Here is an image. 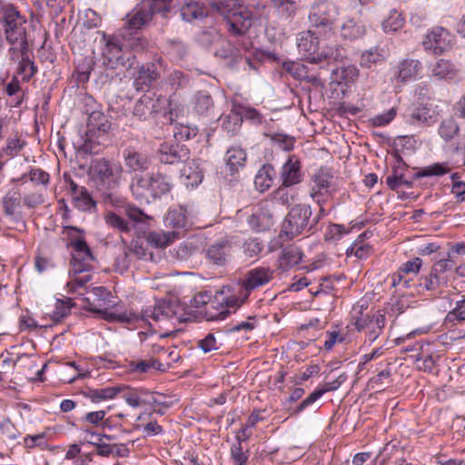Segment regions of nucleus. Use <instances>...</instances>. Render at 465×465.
<instances>
[{
	"mask_svg": "<svg viewBox=\"0 0 465 465\" xmlns=\"http://www.w3.org/2000/svg\"><path fill=\"white\" fill-rule=\"evenodd\" d=\"M151 13L146 11L145 5L135 8L125 17V26L131 31L142 28L149 21H151Z\"/></svg>",
	"mask_w": 465,
	"mask_h": 465,
	"instance_id": "33",
	"label": "nucleus"
},
{
	"mask_svg": "<svg viewBox=\"0 0 465 465\" xmlns=\"http://www.w3.org/2000/svg\"><path fill=\"white\" fill-rule=\"evenodd\" d=\"M181 177L187 188H194L203 182V173L199 164L195 161H192L183 167Z\"/></svg>",
	"mask_w": 465,
	"mask_h": 465,
	"instance_id": "30",
	"label": "nucleus"
},
{
	"mask_svg": "<svg viewBox=\"0 0 465 465\" xmlns=\"http://www.w3.org/2000/svg\"><path fill=\"white\" fill-rule=\"evenodd\" d=\"M422 68L421 63L415 59H403L397 65L395 77L401 82L415 80Z\"/></svg>",
	"mask_w": 465,
	"mask_h": 465,
	"instance_id": "23",
	"label": "nucleus"
},
{
	"mask_svg": "<svg viewBox=\"0 0 465 465\" xmlns=\"http://www.w3.org/2000/svg\"><path fill=\"white\" fill-rule=\"evenodd\" d=\"M159 77L156 64L154 63H147L143 64L137 73L134 80V85L137 90L150 87L153 83Z\"/></svg>",
	"mask_w": 465,
	"mask_h": 465,
	"instance_id": "26",
	"label": "nucleus"
},
{
	"mask_svg": "<svg viewBox=\"0 0 465 465\" xmlns=\"http://www.w3.org/2000/svg\"><path fill=\"white\" fill-rule=\"evenodd\" d=\"M323 391L321 388H317L313 392H312L305 400H303L300 404L296 407H288L287 411L290 416L297 415L303 411L307 407L314 403L318 399H320L323 395Z\"/></svg>",
	"mask_w": 465,
	"mask_h": 465,
	"instance_id": "51",
	"label": "nucleus"
},
{
	"mask_svg": "<svg viewBox=\"0 0 465 465\" xmlns=\"http://www.w3.org/2000/svg\"><path fill=\"white\" fill-rule=\"evenodd\" d=\"M166 51L173 59L183 60L187 54L186 45L180 39H170L166 42Z\"/></svg>",
	"mask_w": 465,
	"mask_h": 465,
	"instance_id": "47",
	"label": "nucleus"
},
{
	"mask_svg": "<svg viewBox=\"0 0 465 465\" xmlns=\"http://www.w3.org/2000/svg\"><path fill=\"white\" fill-rule=\"evenodd\" d=\"M181 17L185 22L204 16V9L198 2L184 4L180 10Z\"/></svg>",
	"mask_w": 465,
	"mask_h": 465,
	"instance_id": "41",
	"label": "nucleus"
},
{
	"mask_svg": "<svg viewBox=\"0 0 465 465\" xmlns=\"http://www.w3.org/2000/svg\"><path fill=\"white\" fill-rule=\"evenodd\" d=\"M445 283L446 279L443 276L433 275V272L431 270L430 274L425 276L420 282L427 291H436L440 286Z\"/></svg>",
	"mask_w": 465,
	"mask_h": 465,
	"instance_id": "58",
	"label": "nucleus"
},
{
	"mask_svg": "<svg viewBox=\"0 0 465 465\" xmlns=\"http://www.w3.org/2000/svg\"><path fill=\"white\" fill-rule=\"evenodd\" d=\"M0 22L4 26L5 40L10 45V60L16 62L29 55L25 17L13 5H6L0 9Z\"/></svg>",
	"mask_w": 465,
	"mask_h": 465,
	"instance_id": "1",
	"label": "nucleus"
},
{
	"mask_svg": "<svg viewBox=\"0 0 465 465\" xmlns=\"http://www.w3.org/2000/svg\"><path fill=\"white\" fill-rule=\"evenodd\" d=\"M276 176V172L272 165H262L254 178V185L258 191L263 193L267 191L272 184Z\"/></svg>",
	"mask_w": 465,
	"mask_h": 465,
	"instance_id": "34",
	"label": "nucleus"
},
{
	"mask_svg": "<svg viewBox=\"0 0 465 465\" xmlns=\"http://www.w3.org/2000/svg\"><path fill=\"white\" fill-rule=\"evenodd\" d=\"M26 176H28L29 180L35 184H42L45 186L49 183L50 180L49 173L40 168L31 169L27 174L25 173L23 175L22 179H25Z\"/></svg>",
	"mask_w": 465,
	"mask_h": 465,
	"instance_id": "57",
	"label": "nucleus"
},
{
	"mask_svg": "<svg viewBox=\"0 0 465 465\" xmlns=\"http://www.w3.org/2000/svg\"><path fill=\"white\" fill-rule=\"evenodd\" d=\"M450 172V167L447 163H436L431 165L420 168L412 176L413 179H419L428 176H441Z\"/></svg>",
	"mask_w": 465,
	"mask_h": 465,
	"instance_id": "36",
	"label": "nucleus"
},
{
	"mask_svg": "<svg viewBox=\"0 0 465 465\" xmlns=\"http://www.w3.org/2000/svg\"><path fill=\"white\" fill-rule=\"evenodd\" d=\"M366 34L365 25L354 17H346L341 26V35L344 39L356 40Z\"/></svg>",
	"mask_w": 465,
	"mask_h": 465,
	"instance_id": "29",
	"label": "nucleus"
},
{
	"mask_svg": "<svg viewBox=\"0 0 465 465\" xmlns=\"http://www.w3.org/2000/svg\"><path fill=\"white\" fill-rule=\"evenodd\" d=\"M404 25V18L401 14L393 9L390 12L388 17L382 22V28L384 32H396L401 29Z\"/></svg>",
	"mask_w": 465,
	"mask_h": 465,
	"instance_id": "49",
	"label": "nucleus"
},
{
	"mask_svg": "<svg viewBox=\"0 0 465 465\" xmlns=\"http://www.w3.org/2000/svg\"><path fill=\"white\" fill-rule=\"evenodd\" d=\"M179 237L180 233L175 231H153L146 235L145 240L150 246L163 249L170 245Z\"/></svg>",
	"mask_w": 465,
	"mask_h": 465,
	"instance_id": "28",
	"label": "nucleus"
},
{
	"mask_svg": "<svg viewBox=\"0 0 465 465\" xmlns=\"http://www.w3.org/2000/svg\"><path fill=\"white\" fill-rule=\"evenodd\" d=\"M74 206L80 211H90L94 208L96 203L87 192L86 188L81 190L79 193L73 198Z\"/></svg>",
	"mask_w": 465,
	"mask_h": 465,
	"instance_id": "54",
	"label": "nucleus"
},
{
	"mask_svg": "<svg viewBox=\"0 0 465 465\" xmlns=\"http://www.w3.org/2000/svg\"><path fill=\"white\" fill-rule=\"evenodd\" d=\"M123 156L126 167L132 172L143 173L150 167L151 160L148 155L134 148H126L123 153Z\"/></svg>",
	"mask_w": 465,
	"mask_h": 465,
	"instance_id": "21",
	"label": "nucleus"
},
{
	"mask_svg": "<svg viewBox=\"0 0 465 465\" xmlns=\"http://www.w3.org/2000/svg\"><path fill=\"white\" fill-rule=\"evenodd\" d=\"M403 451L401 448H399L395 443L389 442L387 443L382 450L379 452L377 459L380 460V463L381 465H384L388 461L391 460V459L400 458L399 456H402Z\"/></svg>",
	"mask_w": 465,
	"mask_h": 465,
	"instance_id": "52",
	"label": "nucleus"
},
{
	"mask_svg": "<svg viewBox=\"0 0 465 465\" xmlns=\"http://www.w3.org/2000/svg\"><path fill=\"white\" fill-rule=\"evenodd\" d=\"M166 104V99L161 95H156L153 93L144 94L135 102L133 115L140 121H147L160 113Z\"/></svg>",
	"mask_w": 465,
	"mask_h": 465,
	"instance_id": "11",
	"label": "nucleus"
},
{
	"mask_svg": "<svg viewBox=\"0 0 465 465\" xmlns=\"http://www.w3.org/2000/svg\"><path fill=\"white\" fill-rule=\"evenodd\" d=\"M18 62L17 73L22 75L23 81H29L37 72V67L29 55L23 57Z\"/></svg>",
	"mask_w": 465,
	"mask_h": 465,
	"instance_id": "53",
	"label": "nucleus"
},
{
	"mask_svg": "<svg viewBox=\"0 0 465 465\" xmlns=\"http://www.w3.org/2000/svg\"><path fill=\"white\" fill-rule=\"evenodd\" d=\"M22 197L16 191H10L3 199L4 212L7 216H14L19 213Z\"/></svg>",
	"mask_w": 465,
	"mask_h": 465,
	"instance_id": "35",
	"label": "nucleus"
},
{
	"mask_svg": "<svg viewBox=\"0 0 465 465\" xmlns=\"http://www.w3.org/2000/svg\"><path fill=\"white\" fill-rule=\"evenodd\" d=\"M280 178L284 187L296 185L302 181V165L295 155L289 156L283 163L280 172Z\"/></svg>",
	"mask_w": 465,
	"mask_h": 465,
	"instance_id": "18",
	"label": "nucleus"
},
{
	"mask_svg": "<svg viewBox=\"0 0 465 465\" xmlns=\"http://www.w3.org/2000/svg\"><path fill=\"white\" fill-rule=\"evenodd\" d=\"M231 249V242L227 238H220L209 246L206 256L213 264L223 266L227 262Z\"/></svg>",
	"mask_w": 465,
	"mask_h": 465,
	"instance_id": "19",
	"label": "nucleus"
},
{
	"mask_svg": "<svg viewBox=\"0 0 465 465\" xmlns=\"http://www.w3.org/2000/svg\"><path fill=\"white\" fill-rule=\"evenodd\" d=\"M213 8L223 17L227 32L243 40L253 24V16L241 0H218Z\"/></svg>",
	"mask_w": 465,
	"mask_h": 465,
	"instance_id": "3",
	"label": "nucleus"
},
{
	"mask_svg": "<svg viewBox=\"0 0 465 465\" xmlns=\"http://www.w3.org/2000/svg\"><path fill=\"white\" fill-rule=\"evenodd\" d=\"M91 170L100 189L113 191L120 184L123 168L119 163L97 159L93 162Z\"/></svg>",
	"mask_w": 465,
	"mask_h": 465,
	"instance_id": "8",
	"label": "nucleus"
},
{
	"mask_svg": "<svg viewBox=\"0 0 465 465\" xmlns=\"http://www.w3.org/2000/svg\"><path fill=\"white\" fill-rule=\"evenodd\" d=\"M157 156L163 164H176L188 161L190 151L184 144L164 142L160 144Z\"/></svg>",
	"mask_w": 465,
	"mask_h": 465,
	"instance_id": "14",
	"label": "nucleus"
},
{
	"mask_svg": "<svg viewBox=\"0 0 465 465\" xmlns=\"http://www.w3.org/2000/svg\"><path fill=\"white\" fill-rule=\"evenodd\" d=\"M434 122L430 110L427 107L414 108L410 116L411 124H431Z\"/></svg>",
	"mask_w": 465,
	"mask_h": 465,
	"instance_id": "48",
	"label": "nucleus"
},
{
	"mask_svg": "<svg viewBox=\"0 0 465 465\" xmlns=\"http://www.w3.org/2000/svg\"><path fill=\"white\" fill-rule=\"evenodd\" d=\"M345 56V51L340 45L322 44L320 45L316 56H312V64L338 62L341 61Z\"/></svg>",
	"mask_w": 465,
	"mask_h": 465,
	"instance_id": "25",
	"label": "nucleus"
},
{
	"mask_svg": "<svg viewBox=\"0 0 465 465\" xmlns=\"http://www.w3.org/2000/svg\"><path fill=\"white\" fill-rule=\"evenodd\" d=\"M242 124V115L234 111L222 117V127L230 134H236Z\"/></svg>",
	"mask_w": 465,
	"mask_h": 465,
	"instance_id": "45",
	"label": "nucleus"
},
{
	"mask_svg": "<svg viewBox=\"0 0 465 465\" xmlns=\"http://www.w3.org/2000/svg\"><path fill=\"white\" fill-rule=\"evenodd\" d=\"M84 102L85 107L84 112L89 115L87 119V133H107L111 126L107 116L99 110H93L92 112H89V109L87 108V106H91L94 104L93 97H85Z\"/></svg>",
	"mask_w": 465,
	"mask_h": 465,
	"instance_id": "16",
	"label": "nucleus"
},
{
	"mask_svg": "<svg viewBox=\"0 0 465 465\" xmlns=\"http://www.w3.org/2000/svg\"><path fill=\"white\" fill-rule=\"evenodd\" d=\"M269 3L280 20H292L300 9L298 0H269Z\"/></svg>",
	"mask_w": 465,
	"mask_h": 465,
	"instance_id": "24",
	"label": "nucleus"
},
{
	"mask_svg": "<svg viewBox=\"0 0 465 465\" xmlns=\"http://www.w3.org/2000/svg\"><path fill=\"white\" fill-rule=\"evenodd\" d=\"M165 81L171 90L176 92L189 86L190 76L180 70H175L168 74Z\"/></svg>",
	"mask_w": 465,
	"mask_h": 465,
	"instance_id": "40",
	"label": "nucleus"
},
{
	"mask_svg": "<svg viewBox=\"0 0 465 465\" xmlns=\"http://www.w3.org/2000/svg\"><path fill=\"white\" fill-rule=\"evenodd\" d=\"M284 68L288 73H290L293 77L299 80H307L308 82H317L318 79L315 76H311L308 74L307 67L299 62H289L284 63Z\"/></svg>",
	"mask_w": 465,
	"mask_h": 465,
	"instance_id": "42",
	"label": "nucleus"
},
{
	"mask_svg": "<svg viewBox=\"0 0 465 465\" xmlns=\"http://www.w3.org/2000/svg\"><path fill=\"white\" fill-rule=\"evenodd\" d=\"M193 312L185 304L174 302V321L183 322L193 317Z\"/></svg>",
	"mask_w": 465,
	"mask_h": 465,
	"instance_id": "60",
	"label": "nucleus"
},
{
	"mask_svg": "<svg viewBox=\"0 0 465 465\" xmlns=\"http://www.w3.org/2000/svg\"><path fill=\"white\" fill-rule=\"evenodd\" d=\"M425 50L435 54H441L451 46V35L443 27H435L430 31L422 41Z\"/></svg>",
	"mask_w": 465,
	"mask_h": 465,
	"instance_id": "15",
	"label": "nucleus"
},
{
	"mask_svg": "<svg viewBox=\"0 0 465 465\" xmlns=\"http://www.w3.org/2000/svg\"><path fill=\"white\" fill-rule=\"evenodd\" d=\"M242 248L247 258H256L262 252L263 243L258 238H251L243 242Z\"/></svg>",
	"mask_w": 465,
	"mask_h": 465,
	"instance_id": "55",
	"label": "nucleus"
},
{
	"mask_svg": "<svg viewBox=\"0 0 465 465\" xmlns=\"http://www.w3.org/2000/svg\"><path fill=\"white\" fill-rule=\"evenodd\" d=\"M121 391L120 387H106L102 389H90L87 397L91 401L98 403L105 400L114 399Z\"/></svg>",
	"mask_w": 465,
	"mask_h": 465,
	"instance_id": "39",
	"label": "nucleus"
},
{
	"mask_svg": "<svg viewBox=\"0 0 465 465\" xmlns=\"http://www.w3.org/2000/svg\"><path fill=\"white\" fill-rule=\"evenodd\" d=\"M274 271L270 267H255L245 272L239 285L243 290V298L248 299L251 292L268 284L273 279Z\"/></svg>",
	"mask_w": 465,
	"mask_h": 465,
	"instance_id": "12",
	"label": "nucleus"
},
{
	"mask_svg": "<svg viewBox=\"0 0 465 465\" xmlns=\"http://www.w3.org/2000/svg\"><path fill=\"white\" fill-rule=\"evenodd\" d=\"M166 396L158 392L150 393V398H144L143 404L152 406H160L164 410L171 408L173 405V401H167Z\"/></svg>",
	"mask_w": 465,
	"mask_h": 465,
	"instance_id": "59",
	"label": "nucleus"
},
{
	"mask_svg": "<svg viewBox=\"0 0 465 465\" xmlns=\"http://www.w3.org/2000/svg\"><path fill=\"white\" fill-rule=\"evenodd\" d=\"M317 34H319L317 30L309 29L300 33L297 38L299 53L311 64H312V56H316L321 44Z\"/></svg>",
	"mask_w": 465,
	"mask_h": 465,
	"instance_id": "17",
	"label": "nucleus"
},
{
	"mask_svg": "<svg viewBox=\"0 0 465 465\" xmlns=\"http://www.w3.org/2000/svg\"><path fill=\"white\" fill-rule=\"evenodd\" d=\"M339 14V7L334 3L316 0L309 8L308 21L319 34H334Z\"/></svg>",
	"mask_w": 465,
	"mask_h": 465,
	"instance_id": "4",
	"label": "nucleus"
},
{
	"mask_svg": "<svg viewBox=\"0 0 465 465\" xmlns=\"http://www.w3.org/2000/svg\"><path fill=\"white\" fill-rule=\"evenodd\" d=\"M172 188L171 178L160 172L136 173L132 177L130 183L133 196L147 203L166 195Z\"/></svg>",
	"mask_w": 465,
	"mask_h": 465,
	"instance_id": "2",
	"label": "nucleus"
},
{
	"mask_svg": "<svg viewBox=\"0 0 465 465\" xmlns=\"http://www.w3.org/2000/svg\"><path fill=\"white\" fill-rule=\"evenodd\" d=\"M463 321H465V297L456 302L455 307L447 313L444 322L454 325L456 322Z\"/></svg>",
	"mask_w": 465,
	"mask_h": 465,
	"instance_id": "50",
	"label": "nucleus"
},
{
	"mask_svg": "<svg viewBox=\"0 0 465 465\" xmlns=\"http://www.w3.org/2000/svg\"><path fill=\"white\" fill-rule=\"evenodd\" d=\"M385 60V53L379 47H373L370 50L363 52L361 55L360 65L361 67L370 68L373 64L381 63Z\"/></svg>",
	"mask_w": 465,
	"mask_h": 465,
	"instance_id": "38",
	"label": "nucleus"
},
{
	"mask_svg": "<svg viewBox=\"0 0 465 465\" xmlns=\"http://www.w3.org/2000/svg\"><path fill=\"white\" fill-rule=\"evenodd\" d=\"M193 104L194 112L202 116L209 115L213 106V102L211 95L204 92H199L196 94L194 96Z\"/></svg>",
	"mask_w": 465,
	"mask_h": 465,
	"instance_id": "37",
	"label": "nucleus"
},
{
	"mask_svg": "<svg viewBox=\"0 0 465 465\" xmlns=\"http://www.w3.org/2000/svg\"><path fill=\"white\" fill-rule=\"evenodd\" d=\"M250 228L255 232L268 230L273 225L272 215L263 209H258L247 218Z\"/></svg>",
	"mask_w": 465,
	"mask_h": 465,
	"instance_id": "31",
	"label": "nucleus"
},
{
	"mask_svg": "<svg viewBox=\"0 0 465 465\" xmlns=\"http://www.w3.org/2000/svg\"><path fill=\"white\" fill-rule=\"evenodd\" d=\"M304 254L300 247L289 245L284 247L277 260V268L282 272H287L298 265Z\"/></svg>",
	"mask_w": 465,
	"mask_h": 465,
	"instance_id": "20",
	"label": "nucleus"
},
{
	"mask_svg": "<svg viewBox=\"0 0 465 465\" xmlns=\"http://www.w3.org/2000/svg\"><path fill=\"white\" fill-rule=\"evenodd\" d=\"M215 38L218 45L214 51L215 56L227 61L231 65L241 60V50H248L250 45V42L245 39L242 40V42H239L237 45H235L220 35H216Z\"/></svg>",
	"mask_w": 465,
	"mask_h": 465,
	"instance_id": "13",
	"label": "nucleus"
},
{
	"mask_svg": "<svg viewBox=\"0 0 465 465\" xmlns=\"http://www.w3.org/2000/svg\"><path fill=\"white\" fill-rule=\"evenodd\" d=\"M460 69L451 61L439 59L430 67L431 77L437 80L451 81L459 74Z\"/></svg>",
	"mask_w": 465,
	"mask_h": 465,
	"instance_id": "22",
	"label": "nucleus"
},
{
	"mask_svg": "<svg viewBox=\"0 0 465 465\" xmlns=\"http://www.w3.org/2000/svg\"><path fill=\"white\" fill-rule=\"evenodd\" d=\"M333 175L328 168L321 167L312 177L310 196L321 206L320 213H323L322 205L326 203L334 191Z\"/></svg>",
	"mask_w": 465,
	"mask_h": 465,
	"instance_id": "10",
	"label": "nucleus"
},
{
	"mask_svg": "<svg viewBox=\"0 0 465 465\" xmlns=\"http://www.w3.org/2000/svg\"><path fill=\"white\" fill-rule=\"evenodd\" d=\"M236 439L238 442L233 444L231 448V455L236 465H245L248 455L242 451L240 436L237 435Z\"/></svg>",
	"mask_w": 465,
	"mask_h": 465,
	"instance_id": "62",
	"label": "nucleus"
},
{
	"mask_svg": "<svg viewBox=\"0 0 465 465\" xmlns=\"http://www.w3.org/2000/svg\"><path fill=\"white\" fill-rule=\"evenodd\" d=\"M163 301L158 302L153 307H148L143 312V318L153 319L155 322H164L163 311Z\"/></svg>",
	"mask_w": 465,
	"mask_h": 465,
	"instance_id": "63",
	"label": "nucleus"
},
{
	"mask_svg": "<svg viewBox=\"0 0 465 465\" xmlns=\"http://www.w3.org/2000/svg\"><path fill=\"white\" fill-rule=\"evenodd\" d=\"M134 56L130 54H124L122 52L120 55L112 60L107 65V68L110 69H118V68H129L133 65Z\"/></svg>",
	"mask_w": 465,
	"mask_h": 465,
	"instance_id": "61",
	"label": "nucleus"
},
{
	"mask_svg": "<svg viewBox=\"0 0 465 465\" xmlns=\"http://www.w3.org/2000/svg\"><path fill=\"white\" fill-rule=\"evenodd\" d=\"M312 212L310 205L297 204L286 215L279 237L291 240L303 232H309L317 223V220H311Z\"/></svg>",
	"mask_w": 465,
	"mask_h": 465,
	"instance_id": "5",
	"label": "nucleus"
},
{
	"mask_svg": "<svg viewBox=\"0 0 465 465\" xmlns=\"http://www.w3.org/2000/svg\"><path fill=\"white\" fill-rule=\"evenodd\" d=\"M68 233L67 246L73 249L70 274L79 275L83 272H88L92 268L91 262L94 256L88 247L84 238L77 235L79 230L73 226L65 228Z\"/></svg>",
	"mask_w": 465,
	"mask_h": 465,
	"instance_id": "6",
	"label": "nucleus"
},
{
	"mask_svg": "<svg viewBox=\"0 0 465 465\" xmlns=\"http://www.w3.org/2000/svg\"><path fill=\"white\" fill-rule=\"evenodd\" d=\"M226 167L231 174L239 172L242 169L246 162V153L240 147H231L227 150L225 154Z\"/></svg>",
	"mask_w": 465,
	"mask_h": 465,
	"instance_id": "32",
	"label": "nucleus"
},
{
	"mask_svg": "<svg viewBox=\"0 0 465 465\" xmlns=\"http://www.w3.org/2000/svg\"><path fill=\"white\" fill-rule=\"evenodd\" d=\"M164 223L167 227H172L173 231L179 233L181 230L185 231L190 226L186 211L182 206L170 209L165 216Z\"/></svg>",
	"mask_w": 465,
	"mask_h": 465,
	"instance_id": "27",
	"label": "nucleus"
},
{
	"mask_svg": "<svg viewBox=\"0 0 465 465\" xmlns=\"http://www.w3.org/2000/svg\"><path fill=\"white\" fill-rule=\"evenodd\" d=\"M171 3L163 0H151L146 7V11H150L151 18L154 14H162L163 17L171 11Z\"/></svg>",
	"mask_w": 465,
	"mask_h": 465,
	"instance_id": "56",
	"label": "nucleus"
},
{
	"mask_svg": "<svg viewBox=\"0 0 465 465\" xmlns=\"http://www.w3.org/2000/svg\"><path fill=\"white\" fill-rule=\"evenodd\" d=\"M231 289L229 286H223L220 291H217L213 295V305H220L218 312H207V321H223L225 320L232 312L230 309H233L234 312L242 305L247 300L243 298V290L242 289L239 296L235 294L229 295Z\"/></svg>",
	"mask_w": 465,
	"mask_h": 465,
	"instance_id": "9",
	"label": "nucleus"
},
{
	"mask_svg": "<svg viewBox=\"0 0 465 465\" xmlns=\"http://www.w3.org/2000/svg\"><path fill=\"white\" fill-rule=\"evenodd\" d=\"M346 233L347 231L343 225L331 224L328 227L324 238L326 241L333 242L339 241Z\"/></svg>",
	"mask_w": 465,
	"mask_h": 465,
	"instance_id": "64",
	"label": "nucleus"
},
{
	"mask_svg": "<svg viewBox=\"0 0 465 465\" xmlns=\"http://www.w3.org/2000/svg\"><path fill=\"white\" fill-rule=\"evenodd\" d=\"M362 309L363 306H361L359 312H356V308H353L354 313L351 324L358 331H363L366 339L372 343L383 331L386 323L385 314L381 311H377L372 314H364Z\"/></svg>",
	"mask_w": 465,
	"mask_h": 465,
	"instance_id": "7",
	"label": "nucleus"
},
{
	"mask_svg": "<svg viewBox=\"0 0 465 465\" xmlns=\"http://www.w3.org/2000/svg\"><path fill=\"white\" fill-rule=\"evenodd\" d=\"M105 223L120 232L127 233L131 231L129 223L114 212H108L104 214Z\"/></svg>",
	"mask_w": 465,
	"mask_h": 465,
	"instance_id": "46",
	"label": "nucleus"
},
{
	"mask_svg": "<svg viewBox=\"0 0 465 465\" xmlns=\"http://www.w3.org/2000/svg\"><path fill=\"white\" fill-rule=\"evenodd\" d=\"M459 131L458 123L452 118H448L440 124L438 134L445 142H450L458 134Z\"/></svg>",
	"mask_w": 465,
	"mask_h": 465,
	"instance_id": "44",
	"label": "nucleus"
},
{
	"mask_svg": "<svg viewBox=\"0 0 465 465\" xmlns=\"http://www.w3.org/2000/svg\"><path fill=\"white\" fill-rule=\"evenodd\" d=\"M123 52L119 40L114 36H109L105 47L103 50L104 64L107 66L112 60Z\"/></svg>",
	"mask_w": 465,
	"mask_h": 465,
	"instance_id": "43",
	"label": "nucleus"
}]
</instances>
